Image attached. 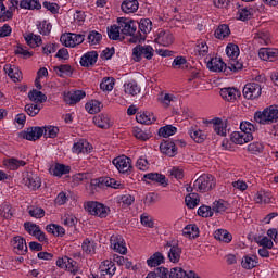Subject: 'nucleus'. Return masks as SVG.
Wrapping results in <instances>:
<instances>
[{"instance_id": "f257e3e1", "label": "nucleus", "mask_w": 278, "mask_h": 278, "mask_svg": "<svg viewBox=\"0 0 278 278\" xmlns=\"http://www.w3.org/2000/svg\"><path fill=\"white\" fill-rule=\"evenodd\" d=\"M117 24L121 27V34L124 36H130V42L134 45L144 40L146 36L138 31V25L136 24V21L127 17H118Z\"/></svg>"}, {"instance_id": "f03ea898", "label": "nucleus", "mask_w": 278, "mask_h": 278, "mask_svg": "<svg viewBox=\"0 0 278 278\" xmlns=\"http://www.w3.org/2000/svg\"><path fill=\"white\" fill-rule=\"evenodd\" d=\"M241 131H233L230 135V140L233 144H247L253 140V134H255V125L251 122H241L240 123Z\"/></svg>"}, {"instance_id": "7ed1b4c3", "label": "nucleus", "mask_w": 278, "mask_h": 278, "mask_svg": "<svg viewBox=\"0 0 278 278\" xmlns=\"http://www.w3.org/2000/svg\"><path fill=\"white\" fill-rule=\"evenodd\" d=\"M254 121L260 125H273L278 122V106L270 105L254 113Z\"/></svg>"}, {"instance_id": "20e7f679", "label": "nucleus", "mask_w": 278, "mask_h": 278, "mask_svg": "<svg viewBox=\"0 0 278 278\" xmlns=\"http://www.w3.org/2000/svg\"><path fill=\"white\" fill-rule=\"evenodd\" d=\"M216 186V181L214 180V176L208 174L201 175L194 182L193 189L197 192H210L212 188Z\"/></svg>"}, {"instance_id": "39448f33", "label": "nucleus", "mask_w": 278, "mask_h": 278, "mask_svg": "<svg viewBox=\"0 0 278 278\" xmlns=\"http://www.w3.org/2000/svg\"><path fill=\"white\" fill-rule=\"evenodd\" d=\"M85 210L91 216H98L99 218H108V214H110V207L96 201L85 203Z\"/></svg>"}, {"instance_id": "423d86ee", "label": "nucleus", "mask_w": 278, "mask_h": 278, "mask_svg": "<svg viewBox=\"0 0 278 278\" xmlns=\"http://www.w3.org/2000/svg\"><path fill=\"white\" fill-rule=\"evenodd\" d=\"M155 53V50L153 47L149 45H138L132 49V60L134 62H141L142 58L146 60H153V55Z\"/></svg>"}, {"instance_id": "0eeeda50", "label": "nucleus", "mask_w": 278, "mask_h": 278, "mask_svg": "<svg viewBox=\"0 0 278 278\" xmlns=\"http://www.w3.org/2000/svg\"><path fill=\"white\" fill-rule=\"evenodd\" d=\"M112 164L122 175H131L134 166L131 165V159L126 155H121L113 159Z\"/></svg>"}, {"instance_id": "6e6552de", "label": "nucleus", "mask_w": 278, "mask_h": 278, "mask_svg": "<svg viewBox=\"0 0 278 278\" xmlns=\"http://www.w3.org/2000/svg\"><path fill=\"white\" fill-rule=\"evenodd\" d=\"M154 42L160 47H170L175 42V36L170 30L159 29L154 36Z\"/></svg>"}, {"instance_id": "1a4fd4ad", "label": "nucleus", "mask_w": 278, "mask_h": 278, "mask_svg": "<svg viewBox=\"0 0 278 278\" xmlns=\"http://www.w3.org/2000/svg\"><path fill=\"white\" fill-rule=\"evenodd\" d=\"M243 97L250 101H255L262 97V86L257 83H249L243 87Z\"/></svg>"}, {"instance_id": "9d476101", "label": "nucleus", "mask_w": 278, "mask_h": 278, "mask_svg": "<svg viewBox=\"0 0 278 278\" xmlns=\"http://www.w3.org/2000/svg\"><path fill=\"white\" fill-rule=\"evenodd\" d=\"M85 36L81 34L66 33L61 36V42L64 47L75 48L84 42Z\"/></svg>"}, {"instance_id": "9b49d317", "label": "nucleus", "mask_w": 278, "mask_h": 278, "mask_svg": "<svg viewBox=\"0 0 278 278\" xmlns=\"http://www.w3.org/2000/svg\"><path fill=\"white\" fill-rule=\"evenodd\" d=\"M24 229L27 231V233H29V236H34V238H36L39 242H47L49 240L45 231L40 229V226L31 222L24 223Z\"/></svg>"}, {"instance_id": "f8f14e48", "label": "nucleus", "mask_w": 278, "mask_h": 278, "mask_svg": "<svg viewBox=\"0 0 278 278\" xmlns=\"http://www.w3.org/2000/svg\"><path fill=\"white\" fill-rule=\"evenodd\" d=\"M204 62L206 64V68L212 73H223L225 68H227V64H225L223 59L218 56H206Z\"/></svg>"}, {"instance_id": "ddd939ff", "label": "nucleus", "mask_w": 278, "mask_h": 278, "mask_svg": "<svg viewBox=\"0 0 278 278\" xmlns=\"http://www.w3.org/2000/svg\"><path fill=\"white\" fill-rule=\"evenodd\" d=\"M23 0H11L9 1L8 9L4 5V9L0 10V21H10L14 16V12L21 8Z\"/></svg>"}, {"instance_id": "4468645a", "label": "nucleus", "mask_w": 278, "mask_h": 278, "mask_svg": "<svg viewBox=\"0 0 278 278\" xmlns=\"http://www.w3.org/2000/svg\"><path fill=\"white\" fill-rule=\"evenodd\" d=\"M56 266L59 268H62L63 270H67V273H73V275L77 274L79 270V267L77 266V261L68 256L58 258Z\"/></svg>"}, {"instance_id": "2eb2a0df", "label": "nucleus", "mask_w": 278, "mask_h": 278, "mask_svg": "<svg viewBox=\"0 0 278 278\" xmlns=\"http://www.w3.org/2000/svg\"><path fill=\"white\" fill-rule=\"evenodd\" d=\"M111 249L115 253H119V255H127V245L125 243V239L121 235H113L110 239Z\"/></svg>"}, {"instance_id": "dca6fc26", "label": "nucleus", "mask_w": 278, "mask_h": 278, "mask_svg": "<svg viewBox=\"0 0 278 278\" xmlns=\"http://www.w3.org/2000/svg\"><path fill=\"white\" fill-rule=\"evenodd\" d=\"M99 273L102 278H112L113 275H116V264L110 260L102 261L99 266Z\"/></svg>"}, {"instance_id": "f3484780", "label": "nucleus", "mask_w": 278, "mask_h": 278, "mask_svg": "<svg viewBox=\"0 0 278 278\" xmlns=\"http://www.w3.org/2000/svg\"><path fill=\"white\" fill-rule=\"evenodd\" d=\"M86 91L84 90H72L64 92L63 99L67 105H75L81 101V99H85Z\"/></svg>"}, {"instance_id": "a211bd4d", "label": "nucleus", "mask_w": 278, "mask_h": 278, "mask_svg": "<svg viewBox=\"0 0 278 278\" xmlns=\"http://www.w3.org/2000/svg\"><path fill=\"white\" fill-rule=\"evenodd\" d=\"M93 125L98 127L99 129H110L114 125V121H112V117L105 113H100L96 116H93Z\"/></svg>"}, {"instance_id": "6ab92c4d", "label": "nucleus", "mask_w": 278, "mask_h": 278, "mask_svg": "<svg viewBox=\"0 0 278 278\" xmlns=\"http://www.w3.org/2000/svg\"><path fill=\"white\" fill-rule=\"evenodd\" d=\"M220 97L224 98L225 101L233 103L236 99H240V97H242V92H240V89L236 87H225L220 89Z\"/></svg>"}, {"instance_id": "aec40b11", "label": "nucleus", "mask_w": 278, "mask_h": 278, "mask_svg": "<svg viewBox=\"0 0 278 278\" xmlns=\"http://www.w3.org/2000/svg\"><path fill=\"white\" fill-rule=\"evenodd\" d=\"M97 60H99V53L92 50L81 55L79 64L84 68H90V66H94V64H97Z\"/></svg>"}, {"instance_id": "412c9836", "label": "nucleus", "mask_w": 278, "mask_h": 278, "mask_svg": "<svg viewBox=\"0 0 278 278\" xmlns=\"http://www.w3.org/2000/svg\"><path fill=\"white\" fill-rule=\"evenodd\" d=\"M11 244L13 247L14 253L17 255L27 254V241L21 236L13 237Z\"/></svg>"}, {"instance_id": "4be33fe9", "label": "nucleus", "mask_w": 278, "mask_h": 278, "mask_svg": "<svg viewBox=\"0 0 278 278\" xmlns=\"http://www.w3.org/2000/svg\"><path fill=\"white\" fill-rule=\"evenodd\" d=\"M43 134L45 129H42L41 127H30L27 130L21 132V138H23L24 140L36 141L42 138Z\"/></svg>"}, {"instance_id": "5701e85b", "label": "nucleus", "mask_w": 278, "mask_h": 278, "mask_svg": "<svg viewBox=\"0 0 278 278\" xmlns=\"http://www.w3.org/2000/svg\"><path fill=\"white\" fill-rule=\"evenodd\" d=\"M157 103H160L162 108L168 109L172 108V105H175V103H177V98L174 93L162 91L157 96Z\"/></svg>"}, {"instance_id": "b1692460", "label": "nucleus", "mask_w": 278, "mask_h": 278, "mask_svg": "<svg viewBox=\"0 0 278 278\" xmlns=\"http://www.w3.org/2000/svg\"><path fill=\"white\" fill-rule=\"evenodd\" d=\"M92 144L86 141V139H80L79 141L75 142L72 147V153H76L79 155L80 153H92Z\"/></svg>"}, {"instance_id": "393cba45", "label": "nucleus", "mask_w": 278, "mask_h": 278, "mask_svg": "<svg viewBox=\"0 0 278 278\" xmlns=\"http://www.w3.org/2000/svg\"><path fill=\"white\" fill-rule=\"evenodd\" d=\"M3 71L8 75V77L12 79V81H23V73H21V70H18V67L12 64H5Z\"/></svg>"}, {"instance_id": "a878e982", "label": "nucleus", "mask_w": 278, "mask_h": 278, "mask_svg": "<svg viewBox=\"0 0 278 278\" xmlns=\"http://www.w3.org/2000/svg\"><path fill=\"white\" fill-rule=\"evenodd\" d=\"M260 264V258L255 254H247L241 260V267L244 270H253Z\"/></svg>"}, {"instance_id": "bb28decb", "label": "nucleus", "mask_w": 278, "mask_h": 278, "mask_svg": "<svg viewBox=\"0 0 278 278\" xmlns=\"http://www.w3.org/2000/svg\"><path fill=\"white\" fill-rule=\"evenodd\" d=\"M188 134L193 142H197L198 144H201L202 142H205L207 135L205 131L201 130L197 126H191L188 129Z\"/></svg>"}, {"instance_id": "cd10ccee", "label": "nucleus", "mask_w": 278, "mask_h": 278, "mask_svg": "<svg viewBox=\"0 0 278 278\" xmlns=\"http://www.w3.org/2000/svg\"><path fill=\"white\" fill-rule=\"evenodd\" d=\"M24 185L27 186L29 190L36 191L42 186V179L36 174H27L24 178Z\"/></svg>"}, {"instance_id": "c85d7f7f", "label": "nucleus", "mask_w": 278, "mask_h": 278, "mask_svg": "<svg viewBox=\"0 0 278 278\" xmlns=\"http://www.w3.org/2000/svg\"><path fill=\"white\" fill-rule=\"evenodd\" d=\"M49 173L53 177H62L63 175H68L71 173V166L64 164H53L49 167Z\"/></svg>"}, {"instance_id": "c756f323", "label": "nucleus", "mask_w": 278, "mask_h": 278, "mask_svg": "<svg viewBox=\"0 0 278 278\" xmlns=\"http://www.w3.org/2000/svg\"><path fill=\"white\" fill-rule=\"evenodd\" d=\"M258 58L264 60L265 62H273V60H277L278 58V49L275 48H261L258 50Z\"/></svg>"}, {"instance_id": "7c9ffc66", "label": "nucleus", "mask_w": 278, "mask_h": 278, "mask_svg": "<svg viewBox=\"0 0 278 278\" xmlns=\"http://www.w3.org/2000/svg\"><path fill=\"white\" fill-rule=\"evenodd\" d=\"M140 8L138 0H124L121 4V10L124 14H136Z\"/></svg>"}, {"instance_id": "2f4dec72", "label": "nucleus", "mask_w": 278, "mask_h": 278, "mask_svg": "<svg viewBox=\"0 0 278 278\" xmlns=\"http://www.w3.org/2000/svg\"><path fill=\"white\" fill-rule=\"evenodd\" d=\"M3 166L8 168V170H18V168L27 166V162H25L24 160H18L16 157H10L3 160Z\"/></svg>"}, {"instance_id": "473e14b6", "label": "nucleus", "mask_w": 278, "mask_h": 278, "mask_svg": "<svg viewBox=\"0 0 278 278\" xmlns=\"http://www.w3.org/2000/svg\"><path fill=\"white\" fill-rule=\"evenodd\" d=\"M160 151L163 155L175 157L177 155V146L173 141H164L160 144Z\"/></svg>"}, {"instance_id": "72a5a7b5", "label": "nucleus", "mask_w": 278, "mask_h": 278, "mask_svg": "<svg viewBox=\"0 0 278 278\" xmlns=\"http://www.w3.org/2000/svg\"><path fill=\"white\" fill-rule=\"evenodd\" d=\"M24 40L30 49H36L37 47H40L42 45V37L40 35H36L34 33H28L24 35Z\"/></svg>"}, {"instance_id": "f704fd0d", "label": "nucleus", "mask_w": 278, "mask_h": 278, "mask_svg": "<svg viewBox=\"0 0 278 278\" xmlns=\"http://www.w3.org/2000/svg\"><path fill=\"white\" fill-rule=\"evenodd\" d=\"M167 247H169L168 251V260L173 264H179V260H181V253L182 250L179 245H172L170 243H167Z\"/></svg>"}, {"instance_id": "c9c22d12", "label": "nucleus", "mask_w": 278, "mask_h": 278, "mask_svg": "<svg viewBox=\"0 0 278 278\" xmlns=\"http://www.w3.org/2000/svg\"><path fill=\"white\" fill-rule=\"evenodd\" d=\"M194 55L198 58H208L210 54V46H207V42L203 40H199L193 49Z\"/></svg>"}, {"instance_id": "e433bc0d", "label": "nucleus", "mask_w": 278, "mask_h": 278, "mask_svg": "<svg viewBox=\"0 0 278 278\" xmlns=\"http://www.w3.org/2000/svg\"><path fill=\"white\" fill-rule=\"evenodd\" d=\"M141 88L136 80H130L124 84V92L128 94V97H136L140 94Z\"/></svg>"}, {"instance_id": "4c0bfd02", "label": "nucleus", "mask_w": 278, "mask_h": 278, "mask_svg": "<svg viewBox=\"0 0 278 278\" xmlns=\"http://www.w3.org/2000/svg\"><path fill=\"white\" fill-rule=\"evenodd\" d=\"M271 199H273V195L270 194V192L264 189L258 190L254 195L255 203H258L260 205H266L270 203Z\"/></svg>"}, {"instance_id": "58836bf2", "label": "nucleus", "mask_w": 278, "mask_h": 278, "mask_svg": "<svg viewBox=\"0 0 278 278\" xmlns=\"http://www.w3.org/2000/svg\"><path fill=\"white\" fill-rule=\"evenodd\" d=\"M46 231L55 236L56 238H64L66 236V229L58 224H49L46 226Z\"/></svg>"}, {"instance_id": "ea45409f", "label": "nucleus", "mask_w": 278, "mask_h": 278, "mask_svg": "<svg viewBox=\"0 0 278 278\" xmlns=\"http://www.w3.org/2000/svg\"><path fill=\"white\" fill-rule=\"evenodd\" d=\"M88 114H99L103 110V103L99 100H90L85 104Z\"/></svg>"}, {"instance_id": "a19ab883", "label": "nucleus", "mask_w": 278, "mask_h": 278, "mask_svg": "<svg viewBox=\"0 0 278 278\" xmlns=\"http://www.w3.org/2000/svg\"><path fill=\"white\" fill-rule=\"evenodd\" d=\"M182 236L185 238H189L190 240H194L199 238V227L197 224H189L182 229Z\"/></svg>"}, {"instance_id": "79ce46f5", "label": "nucleus", "mask_w": 278, "mask_h": 278, "mask_svg": "<svg viewBox=\"0 0 278 278\" xmlns=\"http://www.w3.org/2000/svg\"><path fill=\"white\" fill-rule=\"evenodd\" d=\"M136 121L141 125H152V123H155V116L152 113L147 112L137 113Z\"/></svg>"}, {"instance_id": "37998d69", "label": "nucleus", "mask_w": 278, "mask_h": 278, "mask_svg": "<svg viewBox=\"0 0 278 278\" xmlns=\"http://www.w3.org/2000/svg\"><path fill=\"white\" fill-rule=\"evenodd\" d=\"M215 240H219V242H226V244H229L231 240H233V236L226 229H217L214 232Z\"/></svg>"}, {"instance_id": "c03bdc74", "label": "nucleus", "mask_w": 278, "mask_h": 278, "mask_svg": "<svg viewBox=\"0 0 278 278\" xmlns=\"http://www.w3.org/2000/svg\"><path fill=\"white\" fill-rule=\"evenodd\" d=\"M231 34V29L229 28V25L227 24H220L214 33L215 38L218 40H225V38L229 37Z\"/></svg>"}, {"instance_id": "a18cd8bd", "label": "nucleus", "mask_w": 278, "mask_h": 278, "mask_svg": "<svg viewBox=\"0 0 278 278\" xmlns=\"http://www.w3.org/2000/svg\"><path fill=\"white\" fill-rule=\"evenodd\" d=\"M143 179H148L149 181H155L156 184H160L161 186H168V182H166V176L159 174V173H149L143 176Z\"/></svg>"}, {"instance_id": "49530a36", "label": "nucleus", "mask_w": 278, "mask_h": 278, "mask_svg": "<svg viewBox=\"0 0 278 278\" xmlns=\"http://www.w3.org/2000/svg\"><path fill=\"white\" fill-rule=\"evenodd\" d=\"M54 73L58 75V77H71L73 75V66L68 64H62L59 66L53 67Z\"/></svg>"}, {"instance_id": "de8ad7c7", "label": "nucleus", "mask_w": 278, "mask_h": 278, "mask_svg": "<svg viewBox=\"0 0 278 278\" xmlns=\"http://www.w3.org/2000/svg\"><path fill=\"white\" fill-rule=\"evenodd\" d=\"M164 254H162V252H155L153 255H151L148 260H147V264L148 266H150V268H155V266H160V264H164Z\"/></svg>"}, {"instance_id": "09e8293b", "label": "nucleus", "mask_w": 278, "mask_h": 278, "mask_svg": "<svg viewBox=\"0 0 278 278\" xmlns=\"http://www.w3.org/2000/svg\"><path fill=\"white\" fill-rule=\"evenodd\" d=\"M15 55L23 58L24 60H29V58H34V52L29 51L27 46L18 43L14 50Z\"/></svg>"}, {"instance_id": "8fccbe9b", "label": "nucleus", "mask_w": 278, "mask_h": 278, "mask_svg": "<svg viewBox=\"0 0 278 278\" xmlns=\"http://www.w3.org/2000/svg\"><path fill=\"white\" fill-rule=\"evenodd\" d=\"M132 136H135L137 140H142L143 142H147V140H150L152 138V135L149 130H143L140 127H135L132 129Z\"/></svg>"}, {"instance_id": "3c124183", "label": "nucleus", "mask_w": 278, "mask_h": 278, "mask_svg": "<svg viewBox=\"0 0 278 278\" xmlns=\"http://www.w3.org/2000/svg\"><path fill=\"white\" fill-rule=\"evenodd\" d=\"M226 55L229 60H238L240 56V48L236 43H228L226 47Z\"/></svg>"}, {"instance_id": "603ef678", "label": "nucleus", "mask_w": 278, "mask_h": 278, "mask_svg": "<svg viewBox=\"0 0 278 278\" xmlns=\"http://www.w3.org/2000/svg\"><path fill=\"white\" fill-rule=\"evenodd\" d=\"M200 201L201 200L199 199V193L195 192L189 193L185 198L186 205L189 207V210H194V207L199 205Z\"/></svg>"}, {"instance_id": "864d4df0", "label": "nucleus", "mask_w": 278, "mask_h": 278, "mask_svg": "<svg viewBox=\"0 0 278 278\" xmlns=\"http://www.w3.org/2000/svg\"><path fill=\"white\" fill-rule=\"evenodd\" d=\"M252 17H253V8L245 7L238 10V13H237L238 21L244 22V21L251 20Z\"/></svg>"}, {"instance_id": "5fc2aeb1", "label": "nucleus", "mask_w": 278, "mask_h": 278, "mask_svg": "<svg viewBox=\"0 0 278 278\" xmlns=\"http://www.w3.org/2000/svg\"><path fill=\"white\" fill-rule=\"evenodd\" d=\"M177 134V127L173 125H166L159 129V136L161 138H170V136H175Z\"/></svg>"}, {"instance_id": "6e6d98bb", "label": "nucleus", "mask_w": 278, "mask_h": 278, "mask_svg": "<svg viewBox=\"0 0 278 278\" xmlns=\"http://www.w3.org/2000/svg\"><path fill=\"white\" fill-rule=\"evenodd\" d=\"M40 0H22L21 10H40Z\"/></svg>"}, {"instance_id": "4d7b16f0", "label": "nucleus", "mask_w": 278, "mask_h": 278, "mask_svg": "<svg viewBox=\"0 0 278 278\" xmlns=\"http://www.w3.org/2000/svg\"><path fill=\"white\" fill-rule=\"evenodd\" d=\"M213 212H216L217 214H223L224 212H227V210H229V202L220 199V200H216L213 203Z\"/></svg>"}, {"instance_id": "13d9d810", "label": "nucleus", "mask_w": 278, "mask_h": 278, "mask_svg": "<svg viewBox=\"0 0 278 278\" xmlns=\"http://www.w3.org/2000/svg\"><path fill=\"white\" fill-rule=\"evenodd\" d=\"M247 151L251 153V155H260V153L264 152V143L260 141H254L248 144Z\"/></svg>"}, {"instance_id": "bf43d9fd", "label": "nucleus", "mask_w": 278, "mask_h": 278, "mask_svg": "<svg viewBox=\"0 0 278 278\" xmlns=\"http://www.w3.org/2000/svg\"><path fill=\"white\" fill-rule=\"evenodd\" d=\"M28 99L34 101V103H45V101H47V96L45 93H42L41 91L33 89L28 93Z\"/></svg>"}, {"instance_id": "052dcab7", "label": "nucleus", "mask_w": 278, "mask_h": 278, "mask_svg": "<svg viewBox=\"0 0 278 278\" xmlns=\"http://www.w3.org/2000/svg\"><path fill=\"white\" fill-rule=\"evenodd\" d=\"M153 29V22L150 18H141L139 22V30L143 33V36L151 34Z\"/></svg>"}, {"instance_id": "680f3d73", "label": "nucleus", "mask_w": 278, "mask_h": 278, "mask_svg": "<svg viewBox=\"0 0 278 278\" xmlns=\"http://www.w3.org/2000/svg\"><path fill=\"white\" fill-rule=\"evenodd\" d=\"M87 40L91 47L99 45L103 40V35L97 30H91L88 34Z\"/></svg>"}, {"instance_id": "e2e57ef3", "label": "nucleus", "mask_w": 278, "mask_h": 278, "mask_svg": "<svg viewBox=\"0 0 278 278\" xmlns=\"http://www.w3.org/2000/svg\"><path fill=\"white\" fill-rule=\"evenodd\" d=\"M254 41L261 47H266L270 45V36L267 33H257L254 36Z\"/></svg>"}, {"instance_id": "0e129e2a", "label": "nucleus", "mask_w": 278, "mask_h": 278, "mask_svg": "<svg viewBox=\"0 0 278 278\" xmlns=\"http://www.w3.org/2000/svg\"><path fill=\"white\" fill-rule=\"evenodd\" d=\"M108 36L110 40H119L121 38V25H111L108 27Z\"/></svg>"}, {"instance_id": "69168bd1", "label": "nucleus", "mask_w": 278, "mask_h": 278, "mask_svg": "<svg viewBox=\"0 0 278 278\" xmlns=\"http://www.w3.org/2000/svg\"><path fill=\"white\" fill-rule=\"evenodd\" d=\"M84 253H87V255L94 254V251H97V245L94 242L90 239H85L81 244Z\"/></svg>"}, {"instance_id": "338daca9", "label": "nucleus", "mask_w": 278, "mask_h": 278, "mask_svg": "<svg viewBox=\"0 0 278 278\" xmlns=\"http://www.w3.org/2000/svg\"><path fill=\"white\" fill-rule=\"evenodd\" d=\"M61 222L65 227H75V225H77V217L71 213H67L61 217Z\"/></svg>"}, {"instance_id": "774afa93", "label": "nucleus", "mask_w": 278, "mask_h": 278, "mask_svg": "<svg viewBox=\"0 0 278 278\" xmlns=\"http://www.w3.org/2000/svg\"><path fill=\"white\" fill-rule=\"evenodd\" d=\"M170 278H188V273L181 267H174L170 269Z\"/></svg>"}]
</instances>
